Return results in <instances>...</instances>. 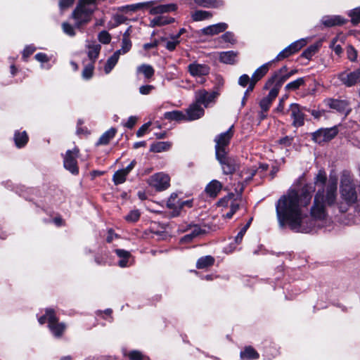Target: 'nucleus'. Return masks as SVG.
<instances>
[{"instance_id": "1", "label": "nucleus", "mask_w": 360, "mask_h": 360, "mask_svg": "<svg viewBox=\"0 0 360 360\" xmlns=\"http://www.w3.org/2000/svg\"><path fill=\"white\" fill-rule=\"evenodd\" d=\"M278 222L281 228L288 226L296 232L309 233L312 231L317 220L312 217L304 220L302 211L297 204V193L295 191H288L276 204Z\"/></svg>"}, {"instance_id": "2", "label": "nucleus", "mask_w": 360, "mask_h": 360, "mask_svg": "<svg viewBox=\"0 0 360 360\" xmlns=\"http://www.w3.org/2000/svg\"><path fill=\"white\" fill-rule=\"evenodd\" d=\"M328 180L326 172L323 168L320 169L314 178L315 186L319 187L316 191L313 205L310 209V214L314 219L324 220L328 216L326 207H333L338 196V181L336 179Z\"/></svg>"}, {"instance_id": "3", "label": "nucleus", "mask_w": 360, "mask_h": 360, "mask_svg": "<svg viewBox=\"0 0 360 360\" xmlns=\"http://www.w3.org/2000/svg\"><path fill=\"white\" fill-rule=\"evenodd\" d=\"M96 5V0H79L71 14V18L75 20V25L63 22L61 25L63 32L69 37H75V28L82 30L91 20L95 8L91 6Z\"/></svg>"}, {"instance_id": "4", "label": "nucleus", "mask_w": 360, "mask_h": 360, "mask_svg": "<svg viewBox=\"0 0 360 360\" xmlns=\"http://www.w3.org/2000/svg\"><path fill=\"white\" fill-rule=\"evenodd\" d=\"M234 126L231 125L229 129L222 132L214 137V141L215 142V156L226 154L229 153V146L231 141L234 135Z\"/></svg>"}, {"instance_id": "5", "label": "nucleus", "mask_w": 360, "mask_h": 360, "mask_svg": "<svg viewBox=\"0 0 360 360\" xmlns=\"http://www.w3.org/2000/svg\"><path fill=\"white\" fill-rule=\"evenodd\" d=\"M288 191H295L297 204L300 208L301 207H307L311 203L313 193L315 192V186L312 183H307L300 189L290 188Z\"/></svg>"}, {"instance_id": "6", "label": "nucleus", "mask_w": 360, "mask_h": 360, "mask_svg": "<svg viewBox=\"0 0 360 360\" xmlns=\"http://www.w3.org/2000/svg\"><path fill=\"white\" fill-rule=\"evenodd\" d=\"M216 160L220 164L224 174L232 175L240 168L238 160L233 156H229V153L215 156Z\"/></svg>"}, {"instance_id": "7", "label": "nucleus", "mask_w": 360, "mask_h": 360, "mask_svg": "<svg viewBox=\"0 0 360 360\" xmlns=\"http://www.w3.org/2000/svg\"><path fill=\"white\" fill-rule=\"evenodd\" d=\"M338 126L330 128H320L311 133V139L314 143L321 145L333 139L338 135Z\"/></svg>"}, {"instance_id": "8", "label": "nucleus", "mask_w": 360, "mask_h": 360, "mask_svg": "<svg viewBox=\"0 0 360 360\" xmlns=\"http://www.w3.org/2000/svg\"><path fill=\"white\" fill-rule=\"evenodd\" d=\"M79 148L75 146L72 150H68L63 158L64 168L73 175H78L79 172L77 158L79 155Z\"/></svg>"}, {"instance_id": "9", "label": "nucleus", "mask_w": 360, "mask_h": 360, "mask_svg": "<svg viewBox=\"0 0 360 360\" xmlns=\"http://www.w3.org/2000/svg\"><path fill=\"white\" fill-rule=\"evenodd\" d=\"M323 103L330 109L335 110L339 114L344 115L345 118L352 112L350 103L345 99L326 98L323 100Z\"/></svg>"}, {"instance_id": "10", "label": "nucleus", "mask_w": 360, "mask_h": 360, "mask_svg": "<svg viewBox=\"0 0 360 360\" xmlns=\"http://www.w3.org/2000/svg\"><path fill=\"white\" fill-rule=\"evenodd\" d=\"M48 316V326L56 338H60L66 328L64 323H59L55 311L53 309H46Z\"/></svg>"}, {"instance_id": "11", "label": "nucleus", "mask_w": 360, "mask_h": 360, "mask_svg": "<svg viewBox=\"0 0 360 360\" xmlns=\"http://www.w3.org/2000/svg\"><path fill=\"white\" fill-rule=\"evenodd\" d=\"M149 184L157 191H165L170 186V176L163 172H158L150 177Z\"/></svg>"}, {"instance_id": "12", "label": "nucleus", "mask_w": 360, "mask_h": 360, "mask_svg": "<svg viewBox=\"0 0 360 360\" xmlns=\"http://www.w3.org/2000/svg\"><path fill=\"white\" fill-rule=\"evenodd\" d=\"M340 193L341 197L347 202V205L356 202L357 200L356 189L351 184H342Z\"/></svg>"}, {"instance_id": "13", "label": "nucleus", "mask_w": 360, "mask_h": 360, "mask_svg": "<svg viewBox=\"0 0 360 360\" xmlns=\"http://www.w3.org/2000/svg\"><path fill=\"white\" fill-rule=\"evenodd\" d=\"M291 117L293 120L292 125L295 127H300L304 124V115L302 112L301 106L298 103H292L290 105Z\"/></svg>"}, {"instance_id": "14", "label": "nucleus", "mask_w": 360, "mask_h": 360, "mask_svg": "<svg viewBox=\"0 0 360 360\" xmlns=\"http://www.w3.org/2000/svg\"><path fill=\"white\" fill-rule=\"evenodd\" d=\"M338 79L347 87H352L360 83L356 70L347 73L344 71L338 74Z\"/></svg>"}, {"instance_id": "15", "label": "nucleus", "mask_w": 360, "mask_h": 360, "mask_svg": "<svg viewBox=\"0 0 360 360\" xmlns=\"http://www.w3.org/2000/svg\"><path fill=\"white\" fill-rule=\"evenodd\" d=\"M205 115V110L195 102L191 104L186 109L187 121H193L200 119Z\"/></svg>"}, {"instance_id": "16", "label": "nucleus", "mask_w": 360, "mask_h": 360, "mask_svg": "<svg viewBox=\"0 0 360 360\" xmlns=\"http://www.w3.org/2000/svg\"><path fill=\"white\" fill-rule=\"evenodd\" d=\"M188 71L193 77L206 76L210 74V68L207 65L193 63L188 65Z\"/></svg>"}, {"instance_id": "17", "label": "nucleus", "mask_w": 360, "mask_h": 360, "mask_svg": "<svg viewBox=\"0 0 360 360\" xmlns=\"http://www.w3.org/2000/svg\"><path fill=\"white\" fill-rule=\"evenodd\" d=\"M228 28V25L225 22L209 25L201 29L199 32L206 36H213L224 32Z\"/></svg>"}, {"instance_id": "18", "label": "nucleus", "mask_w": 360, "mask_h": 360, "mask_svg": "<svg viewBox=\"0 0 360 360\" xmlns=\"http://www.w3.org/2000/svg\"><path fill=\"white\" fill-rule=\"evenodd\" d=\"M274 63H275V60L269 61L256 69L252 75L251 82L256 84L260 81L268 73Z\"/></svg>"}, {"instance_id": "19", "label": "nucleus", "mask_w": 360, "mask_h": 360, "mask_svg": "<svg viewBox=\"0 0 360 360\" xmlns=\"http://www.w3.org/2000/svg\"><path fill=\"white\" fill-rule=\"evenodd\" d=\"M347 22V20L340 15H325L321 19V23L326 27L341 26L345 25Z\"/></svg>"}, {"instance_id": "20", "label": "nucleus", "mask_w": 360, "mask_h": 360, "mask_svg": "<svg viewBox=\"0 0 360 360\" xmlns=\"http://www.w3.org/2000/svg\"><path fill=\"white\" fill-rule=\"evenodd\" d=\"M188 227L192 228V231L190 233L186 234L181 238L180 242L181 243H191L195 238L206 233V231L202 229L198 224H190Z\"/></svg>"}, {"instance_id": "21", "label": "nucleus", "mask_w": 360, "mask_h": 360, "mask_svg": "<svg viewBox=\"0 0 360 360\" xmlns=\"http://www.w3.org/2000/svg\"><path fill=\"white\" fill-rule=\"evenodd\" d=\"M178 9L176 4H160L156 6H152L150 9V15L163 14L170 12H174Z\"/></svg>"}, {"instance_id": "22", "label": "nucleus", "mask_w": 360, "mask_h": 360, "mask_svg": "<svg viewBox=\"0 0 360 360\" xmlns=\"http://www.w3.org/2000/svg\"><path fill=\"white\" fill-rule=\"evenodd\" d=\"M223 187L222 184L216 179L212 180L205 187V191L210 198H216Z\"/></svg>"}, {"instance_id": "23", "label": "nucleus", "mask_w": 360, "mask_h": 360, "mask_svg": "<svg viewBox=\"0 0 360 360\" xmlns=\"http://www.w3.org/2000/svg\"><path fill=\"white\" fill-rule=\"evenodd\" d=\"M117 132V129L115 127L110 128L100 136V138L96 143V146H99L108 145L111 140L115 138Z\"/></svg>"}, {"instance_id": "24", "label": "nucleus", "mask_w": 360, "mask_h": 360, "mask_svg": "<svg viewBox=\"0 0 360 360\" xmlns=\"http://www.w3.org/2000/svg\"><path fill=\"white\" fill-rule=\"evenodd\" d=\"M278 94L274 90H270L268 95L261 99L259 103V108L264 112H268L272 105L273 101L276 98Z\"/></svg>"}, {"instance_id": "25", "label": "nucleus", "mask_w": 360, "mask_h": 360, "mask_svg": "<svg viewBox=\"0 0 360 360\" xmlns=\"http://www.w3.org/2000/svg\"><path fill=\"white\" fill-rule=\"evenodd\" d=\"M13 140L18 148H24L29 141V136L26 131H20L16 130L14 132Z\"/></svg>"}, {"instance_id": "26", "label": "nucleus", "mask_w": 360, "mask_h": 360, "mask_svg": "<svg viewBox=\"0 0 360 360\" xmlns=\"http://www.w3.org/2000/svg\"><path fill=\"white\" fill-rule=\"evenodd\" d=\"M193 198L186 200H183L180 199V202L178 205L177 210L169 212L168 214L169 217L175 218L179 217L181 214V212L183 211L184 207L192 208L193 207Z\"/></svg>"}, {"instance_id": "27", "label": "nucleus", "mask_w": 360, "mask_h": 360, "mask_svg": "<svg viewBox=\"0 0 360 360\" xmlns=\"http://www.w3.org/2000/svg\"><path fill=\"white\" fill-rule=\"evenodd\" d=\"M115 253L120 258L118 261V266L122 268L128 266L129 259L131 257L130 252L124 249H115Z\"/></svg>"}, {"instance_id": "28", "label": "nucleus", "mask_w": 360, "mask_h": 360, "mask_svg": "<svg viewBox=\"0 0 360 360\" xmlns=\"http://www.w3.org/2000/svg\"><path fill=\"white\" fill-rule=\"evenodd\" d=\"M238 52L234 51H228L221 52L219 54V61L224 64L234 65L236 63Z\"/></svg>"}, {"instance_id": "29", "label": "nucleus", "mask_w": 360, "mask_h": 360, "mask_svg": "<svg viewBox=\"0 0 360 360\" xmlns=\"http://www.w3.org/2000/svg\"><path fill=\"white\" fill-rule=\"evenodd\" d=\"M163 117L169 121H176L178 122L187 121L186 114L177 110L165 112L163 115Z\"/></svg>"}, {"instance_id": "30", "label": "nucleus", "mask_w": 360, "mask_h": 360, "mask_svg": "<svg viewBox=\"0 0 360 360\" xmlns=\"http://www.w3.org/2000/svg\"><path fill=\"white\" fill-rule=\"evenodd\" d=\"M193 1L198 6L207 8H218L224 5L222 0H193Z\"/></svg>"}, {"instance_id": "31", "label": "nucleus", "mask_w": 360, "mask_h": 360, "mask_svg": "<svg viewBox=\"0 0 360 360\" xmlns=\"http://www.w3.org/2000/svg\"><path fill=\"white\" fill-rule=\"evenodd\" d=\"M175 21V19L172 17L165 15H158L154 18L150 22V27H161L166 25L172 24Z\"/></svg>"}, {"instance_id": "32", "label": "nucleus", "mask_w": 360, "mask_h": 360, "mask_svg": "<svg viewBox=\"0 0 360 360\" xmlns=\"http://www.w3.org/2000/svg\"><path fill=\"white\" fill-rule=\"evenodd\" d=\"M321 46V44L320 42H316L313 44L309 46L307 49H305L303 52L301 53L300 58H304L307 60H309L311 58L319 51Z\"/></svg>"}, {"instance_id": "33", "label": "nucleus", "mask_w": 360, "mask_h": 360, "mask_svg": "<svg viewBox=\"0 0 360 360\" xmlns=\"http://www.w3.org/2000/svg\"><path fill=\"white\" fill-rule=\"evenodd\" d=\"M215 259L211 255H206L200 257L196 262V268L203 269L211 267L214 265Z\"/></svg>"}, {"instance_id": "34", "label": "nucleus", "mask_w": 360, "mask_h": 360, "mask_svg": "<svg viewBox=\"0 0 360 360\" xmlns=\"http://www.w3.org/2000/svg\"><path fill=\"white\" fill-rule=\"evenodd\" d=\"M155 1H146V2H141L130 5H127L124 7H122V11H124V9L130 11H137L139 10H141L143 8H149L152 7L153 5H155Z\"/></svg>"}, {"instance_id": "35", "label": "nucleus", "mask_w": 360, "mask_h": 360, "mask_svg": "<svg viewBox=\"0 0 360 360\" xmlns=\"http://www.w3.org/2000/svg\"><path fill=\"white\" fill-rule=\"evenodd\" d=\"M172 146L169 141L155 142L150 145V151L152 153H161L168 150Z\"/></svg>"}, {"instance_id": "36", "label": "nucleus", "mask_w": 360, "mask_h": 360, "mask_svg": "<svg viewBox=\"0 0 360 360\" xmlns=\"http://www.w3.org/2000/svg\"><path fill=\"white\" fill-rule=\"evenodd\" d=\"M288 67L286 65H283L281 67L279 70L277 71H275L272 75L266 81L264 86L263 90H269L274 84L275 79L277 77V75L278 73L281 74H285L287 73Z\"/></svg>"}, {"instance_id": "37", "label": "nucleus", "mask_w": 360, "mask_h": 360, "mask_svg": "<svg viewBox=\"0 0 360 360\" xmlns=\"http://www.w3.org/2000/svg\"><path fill=\"white\" fill-rule=\"evenodd\" d=\"M120 58V51H115L106 61L104 66V71L108 74L114 68Z\"/></svg>"}, {"instance_id": "38", "label": "nucleus", "mask_w": 360, "mask_h": 360, "mask_svg": "<svg viewBox=\"0 0 360 360\" xmlns=\"http://www.w3.org/2000/svg\"><path fill=\"white\" fill-rule=\"evenodd\" d=\"M213 16L212 13L210 11L197 10L191 15L192 20L195 22L202 21L210 19Z\"/></svg>"}, {"instance_id": "39", "label": "nucleus", "mask_w": 360, "mask_h": 360, "mask_svg": "<svg viewBox=\"0 0 360 360\" xmlns=\"http://www.w3.org/2000/svg\"><path fill=\"white\" fill-rule=\"evenodd\" d=\"M94 261L98 265L105 266L110 264V255L108 251L98 254L94 257Z\"/></svg>"}, {"instance_id": "40", "label": "nucleus", "mask_w": 360, "mask_h": 360, "mask_svg": "<svg viewBox=\"0 0 360 360\" xmlns=\"http://www.w3.org/2000/svg\"><path fill=\"white\" fill-rule=\"evenodd\" d=\"M289 79V76L287 74L278 73L277 77L275 79L274 86L271 90L276 91V93L278 94L280 89L283 84Z\"/></svg>"}, {"instance_id": "41", "label": "nucleus", "mask_w": 360, "mask_h": 360, "mask_svg": "<svg viewBox=\"0 0 360 360\" xmlns=\"http://www.w3.org/2000/svg\"><path fill=\"white\" fill-rule=\"evenodd\" d=\"M137 71L143 74L146 79H151L155 75V70L152 65L142 64L138 67Z\"/></svg>"}, {"instance_id": "42", "label": "nucleus", "mask_w": 360, "mask_h": 360, "mask_svg": "<svg viewBox=\"0 0 360 360\" xmlns=\"http://www.w3.org/2000/svg\"><path fill=\"white\" fill-rule=\"evenodd\" d=\"M240 357L245 360L256 359L259 358V354L252 347H246L240 352Z\"/></svg>"}, {"instance_id": "43", "label": "nucleus", "mask_w": 360, "mask_h": 360, "mask_svg": "<svg viewBox=\"0 0 360 360\" xmlns=\"http://www.w3.org/2000/svg\"><path fill=\"white\" fill-rule=\"evenodd\" d=\"M101 46L96 44L89 46L88 57L91 60V63H95L96 59L98 58Z\"/></svg>"}, {"instance_id": "44", "label": "nucleus", "mask_w": 360, "mask_h": 360, "mask_svg": "<svg viewBox=\"0 0 360 360\" xmlns=\"http://www.w3.org/2000/svg\"><path fill=\"white\" fill-rule=\"evenodd\" d=\"M305 84V79L304 77H300L297 79L289 82L285 86V91H296L300 88V86Z\"/></svg>"}, {"instance_id": "45", "label": "nucleus", "mask_w": 360, "mask_h": 360, "mask_svg": "<svg viewBox=\"0 0 360 360\" xmlns=\"http://www.w3.org/2000/svg\"><path fill=\"white\" fill-rule=\"evenodd\" d=\"M180 199L178 198V195L176 193H172L168 200H167V207L172 210V211H174L177 210L178 205L179 204Z\"/></svg>"}, {"instance_id": "46", "label": "nucleus", "mask_w": 360, "mask_h": 360, "mask_svg": "<svg viewBox=\"0 0 360 360\" xmlns=\"http://www.w3.org/2000/svg\"><path fill=\"white\" fill-rule=\"evenodd\" d=\"M127 175L122 170L116 171L112 176V181L115 185H120L126 181Z\"/></svg>"}, {"instance_id": "47", "label": "nucleus", "mask_w": 360, "mask_h": 360, "mask_svg": "<svg viewBox=\"0 0 360 360\" xmlns=\"http://www.w3.org/2000/svg\"><path fill=\"white\" fill-rule=\"evenodd\" d=\"M94 63H90L85 65L82 72V77L85 80H89L92 78L94 75Z\"/></svg>"}, {"instance_id": "48", "label": "nucleus", "mask_w": 360, "mask_h": 360, "mask_svg": "<svg viewBox=\"0 0 360 360\" xmlns=\"http://www.w3.org/2000/svg\"><path fill=\"white\" fill-rule=\"evenodd\" d=\"M307 45V40L305 39H300L292 44H290L288 47L290 49L291 51L293 54L297 53L300 50H301L304 46Z\"/></svg>"}, {"instance_id": "49", "label": "nucleus", "mask_w": 360, "mask_h": 360, "mask_svg": "<svg viewBox=\"0 0 360 360\" xmlns=\"http://www.w3.org/2000/svg\"><path fill=\"white\" fill-rule=\"evenodd\" d=\"M348 15L353 25L356 26L360 23V6L351 10Z\"/></svg>"}, {"instance_id": "50", "label": "nucleus", "mask_w": 360, "mask_h": 360, "mask_svg": "<svg viewBox=\"0 0 360 360\" xmlns=\"http://www.w3.org/2000/svg\"><path fill=\"white\" fill-rule=\"evenodd\" d=\"M36 49L37 48L33 44L25 46L22 52V60L24 62H27L28 58L35 52Z\"/></svg>"}, {"instance_id": "51", "label": "nucleus", "mask_w": 360, "mask_h": 360, "mask_svg": "<svg viewBox=\"0 0 360 360\" xmlns=\"http://www.w3.org/2000/svg\"><path fill=\"white\" fill-rule=\"evenodd\" d=\"M141 217V212L139 210H131L127 215L124 217V219L127 222L135 223L138 221Z\"/></svg>"}, {"instance_id": "52", "label": "nucleus", "mask_w": 360, "mask_h": 360, "mask_svg": "<svg viewBox=\"0 0 360 360\" xmlns=\"http://www.w3.org/2000/svg\"><path fill=\"white\" fill-rule=\"evenodd\" d=\"M207 91L205 89L200 91L196 95L195 103L199 105H204L207 108Z\"/></svg>"}, {"instance_id": "53", "label": "nucleus", "mask_w": 360, "mask_h": 360, "mask_svg": "<svg viewBox=\"0 0 360 360\" xmlns=\"http://www.w3.org/2000/svg\"><path fill=\"white\" fill-rule=\"evenodd\" d=\"M132 46V42L130 39H122L121 49L117 51H120V54H125L128 53Z\"/></svg>"}, {"instance_id": "54", "label": "nucleus", "mask_w": 360, "mask_h": 360, "mask_svg": "<svg viewBox=\"0 0 360 360\" xmlns=\"http://www.w3.org/2000/svg\"><path fill=\"white\" fill-rule=\"evenodd\" d=\"M111 39L110 34L106 30H103L98 33V39L103 44H110Z\"/></svg>"}, {"instance_id": "55", "label": "nucleus", "mask_w": 360, "mask_h": 360, "mask_svg": "<svg viewBox=\"0 0 360 360\" xmlns=\"http://www.w3.org/2000/svg\"><path fill=\"white\" fill-rule=\"evenodd\" d=\"M292 55H293L292 52L291 51L290 49L288 46H287L283 50H282L274 60H275V62L280 61L285 58H288Z\"/></svg>"}, {"instance_id": "56", "label": "nucleus", "mask_w": 360, "mask_h": 360, "mask_svg": "<svg viewBox=\"0 0 360 360\" xmlns=\"http://www.w3.org/2000/svg\"><path fill=\"white\" fill-rule=\"evenodd\" d=\"M347 58L352 61L355 62L357 59L358 53L356 49L352 45H348L347 47Z\"/></svg>"}, {"instance_id": "57", "label": "nucleus", "mask_w": 360, "mask_h": 360, "mask_svg": "<svg viewBox=\"0 0 360 360\" xmlns=\"http://www.w3.org/2000/svg\"><path fill=\"white\" fill-rule=\"evenodd\" d=\"M256 84H253L252 82H251L247 89L244 92V95L242 98V100H241V107L243 108L245 105H246V103H247V101L248 99V97H249V95L253 91L255 87Z\"/></svg>"}, {"instance_id": "58", "label": "nucleus", "mask_w": 360, "mask_h": 360, "mask_svg": "<svg viewBox=\"0 0 360 360\" xmlns=\"http://www.w3.org/2000/svg\"><path fill=\"white\" fill-rule=\"evenodd\" d=\"M75 0H58V7L61 12H63L72 7Z\"/></svg>"}, {"instance_id": "59", "label": "nucleus", "mask_w": 360, "mask_h": 360, "mask_svg": "<svg viewBox=\"0 0 360 360\" xmlns=\"http://www.w3.org/2000/svg\"><path fill=\"white\" fill-rule=\"evenodd\" d=\"M252 77H250L248 75L243 74L238 78V84L242 87H246L251 83Z\"/></svg>"}, {"instance_id": "60", "label": "nucleus", "mask_w": 360, "mask_h": 360, "mask_svg": "<svg viewBox=\"0 0 360 360\" xmlns=\"http://www.w3.org/2000/svg\"><path fill=\"white\" fill-rule=\"evenodd\" d=\"M293 140H294V137L293 136H285L282 137L280 139H278L277 141V143L279 145L288 147V146H291V144L292 143Z\"/></svg>"}, {"instance_id": "61", "label": "nucleus", "mask_w": 360, "mask_h": 360, "mask_svg": "<svg viewBox=\"0 0 360 360\" xmlns=\"http://www.w3.org/2000/svg\"><path fill=\"white\" fill-rule=\"evenodd\" d=\"M288 98L287 94L283 96L280 99L277 107L274 110L275 112L284 113L285 101Z\"/></svg>"}, {"instance_id": "62", "label": "nucleus", "mask_w": 360, "mask_h": 360, "mask_svg": "<svg viewBox=\"0 0 360 360\" xmlns=\"http://www.w3.org/2000/svg\"><path fill=\"white\" fill-rule=\"evenodd\" d=\"M151 125L150 122H148L143 124L136 131V134L137 137H141L144 136L148 131L150 126Z\"/></svg>"}, {"instance_id": "63", "label": "nucleus", "mask_w": 360, "mask_h": 360, "mask_svg": "<svg viewBox=\"0 0 360 360\" xmlns=\"http://www.w3.org/2000/svg\"><path fill=\"white\" fill-rule=\"evenodd\" d=\"M233 193H229L228 195L221 198L219 200L217 205L219 207H228L229 202L233 198Z\"/></svg>"}, {"instance_id": "64", "label": "nucleus", "mask_w": 360, "mask_h": 360, "mask_svg": "<svg viewBox=\"0 0 360 360\" xmlns=\"http://www.w3.org/2000/svg\"><path fill=\"white\" fill-rule=\"evenodd\" d=\"M137 120H138L137 117L130 116L128 118V120L125 123H123L122 125L126 128L131 129L136 125Z\"/></svg>"}]
</instances>
